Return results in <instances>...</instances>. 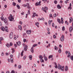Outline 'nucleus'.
Masks as SVG:
<instances>
[{
    "label": "nucleus",
    "instance_id": "f257e3e1",
    "mask_svg": "<svg viewBox=\"0 0 73 73\" xmlns=\"http://www.w3.org/2000/svg\"><path fill=\"white\" fill-rule=\"evenodd\" d=\"M58 69H59V70H61L62 72L64 71V66L62 67L60 65V64H58Z\"/></svg>",
    "mask_w": 73,
    "mask_h": 73
},
{
    "label": "nucleus",
    "instance_id": "f03ea898",
    "mask_svg": "<svg viewBox=\"0 0 73 73\" xmlns=\"http://www.w3.org/2000/svg\"><path fill=\"white\" fill-rule=\"evenodd\" d=\"M23 45L24 46V49L25 51H27V50L28 49V46L27 45H25L24 43L23 44Z\"/></svg>",
    "mask_w": 73,
    "mask_h": 73
},
{
    "label": "nucleus",
    "instance_id": "7ed1b4c3",
    "mask_svg": "<svg viewBox=\"0 0 73 73\" xmlns=\"http://www.w3.org/2000/svg\"><path fill=\"white\" fill-rule=\"evenodd\" d=\"M66 54L67 55H68H68L67 56V57L68 58L70 57H71V55H70V53L69 51L68 52V51H66Z\"/></svg>",
    "mask_w": 73,
    "mask_h": 73
},
{
    "label": "nucleus",
    "instance_id": "20e7f679",
    "mask_svg": "<svg viewBox=\"0 0 73 73\" xmlns=\"http://www.w3.org/2000/svg\"><path fill=\"white\" fill-rule=\"evenodd\" d=\"M60 40L61 41H64V35H62L60 38Z\"/></svg>",
    "mask_w": 73,
    "mask_h": 73
},
{
    "label": "nucleus",
    "instance_id": "39448f33",
    "mask_svg": "<svg viewBox=\"0 0 73 73\" xmlns=\"http://www.w3.org/2000/svg\"><path fill=\"white\" fill-rule=\"evenodd\" d=\"M9 38L10 39H12L13 38V33L12 32L10 34Z\"/></svg>",
    "mask_w": 73,
    "mask_h": 73
},
{
    "label": "nucleus",
    "instance_id": "423d86ee",
    "mask_svg": "<svg viewBox=\"0 0 73 73\" xmlns=\"http://www.w3.org/2000/svg\"><path fill=\"white\" fill-rule=\"evenodd\" d=\"M27 33L29 35H30L31 33V32H32V31L31 30H27L26 31Z\"/></svg>",
    "mask_w": 73,
    "mask_h": 73
},
{
    "label": "nucleus",
    "instance_id": "0eeeda50",
    "mask_svg": "<svg viewBox=\"0 0 73 73\" xmlns=\"http://www.w3.org/2000/svg\"><path fill=\"white\" fill-rule=\"evenodd\" d=\"M8 19H9V21H13V20L14 18H13H13H10V17H8Z\"/></svg>",
    "mask_w": 73,
    "mask_h": 73
},
{
    "label": "nucleus",
    "instance_id": "6e6552de",
    "mask_svg": "<svg viewBox=\"0 0 73 73\" xmlns=\"http://www.w3.org/2000/svg\"><path fill=\"white\" fill-rule=\"evenodd\" d=\"M68 70V67L67 66H66L65 68V72H67Z\"/></svg>",
    "mask_w": 73,
    "mask_h": 73
},
{
    "label": "nucleus",
    "instance_id": "1a4fd4ad",
    "mask_svg": "<svg viewBox=\"0 0 73 73\" xmlns=\"http://www.w3.org/2000/svg\"><path fill=\"white\" fill-rule=\"evenodd\" d=\"M29 4L28 3L27 4V8H28L29 9H31V7L29 6Z\"/></svg>",
    "mask_w": 73,
    "mask_h": 73
},
{
    "label": "nucleus",
    "instance_id": "9d476101",
    "mask_svg": "<svg viewBox=\"0 0 73 73\" xmlns=\"http://www.w3.org/2000/svg\"><path fill=\"white\" fill-rule=\"evenodd\" d=\"M69 30L70 32V33L72 32V31H73V27H70Z\"/></svg>",
    "mask_w": 73,
    "mask_h": 73
},
{
    "label": "nucleus",
    "instance_id": "9b49d317",
    "mask_svg": "<svg viewBox=\"0 0 73 73\" xmlns=\"http://www.w3.org/2000/svg\"><path fill=\"white\" fill-rule=\"evenodd\" d=\"M70 21H69L70 23H71L73 21V18L72 17H70Z\"/></svg>",
    "mask_w": 73,
    "mask_h": 73
},
{
    "label": "nucleus",
    "instance_id": "f8f14e48",
    "mask_svg": "<svg viewBox=\"0 0 73 73\" xmlns=\"http://www.w3.org/2000/svg\"><path fill=\"white\" fill-rule=\"evenodd\" d=\"M18 28L21 31H22V27L21 25H19L18 26Z\"/></svg>",
    "mask_w": 73,
    "mask_h": 73
},
{
    "label": "nucleus",
    "instance_id": "ddd939ff",
    "mask_svg": "<svg viewBox=\"0 0 73 73\" xmlns=\"http://www.w3.org/2000/svg\"><path fill=\"white\" fill-rule=\"evenodd\" d=\"M35 25L37 26V27H38V25H39V23L38 22H36Z\"/></svg>",
    "mask_w": 73,
    "mask_h": 73
},
{
    "label": "nucleus",
    "instance_id": "4468645a",
    "mask_svg": "<svg viewBox=\"0 0 73 73\" xmlns=\"http://www.w3.org/2000/svg\"><path fill=\"white\" fill-rule=\"evenodd\" d=\"M17 44L18 46H20L21 45V42L19 41L18 42H17Z\"/></svg>",
    "mask_w": 73,
    "mask_h": 73
},
{
    "label": "nucleus",
    "instance_id": "2eb2a0df",
    "mask_svg": "<svg viewBox=\"0 0 73 73\" xmlns=\"http://www.w3.org/2000/svg\"><path fill=\"white\" fill-rule=\"evenodd\" d=\"M3 21L4 23H7V21L6 18H5V19H3Z\"/></svg>",
    "mask_w": 73,
    "mask_h": 73
},
{
    "label": "nucleus",
    "instance_id": "dca6fc26",
    "mask_svg": "<svg viewBox=\"0 0 73 73\" xmlns=\"http://www.w3.org/2000/svg\"><path fill=\"white\" fill-rule=\"evenodd\" d=\"M8 27H5V31L7 32H8V30L7 29Z\"/></svg>",
    "mask_w": 73,
    "mask_h": 73
},
{
    "label": "nucleus",
    "instance_id": "f3484780",
    "mask_svg": "<svg viewBox=\"0 0 73 73\" xmlns=\"http://www.w3.org/2000/svg\"><path fill=\"white\" fill-rule=\"evenodd\" d=\"M1 29L2 31H5V28L4 27H1Z\"/></svg>",
    "mask_w": 73,
    "mask_h": 73
},
{
    "label": "nucleus",
    "instance_id": "a211bd4d",
    "mask_svg": "<svg viewBox=\"0 0 73 73\" xmlns=\"http://www.w3.org/2000/svg\"><path fill=\"white\" fill-rule=\"evenodd\" d=\"M39 59L41 60V59H42V58H43V57H42V56L40 55L39 56Z\"/></svg>",
    "mask_w": 73,
    "mask_h": 73
},
{
    "label": "nucleus",
    "instance_id": "6ab92c4d",
    "mask_svg": "<svg viewBox=\"0 0 73 73\" xmlns=\"http://www.w3.org/2000/svg\"><path fill=\"white\" fill-rule=\"evenodd\" d=\"M29 58L30 60H32V56L30 55L29 56Z\"/></svg>",
    "mask_w": 73,
    "mask_h": 73
},
{
    "label": "nucleus",
    "instance_id": "aec40b11",
    "mask_svg": "<svg viewBox=\"0 0 73 73\" xmlns=\"http://www.w3.org/2000/svg\"><path fill=\"white\" fill-rule=\"evenodd\" d=\"M57 7L58 9H61V6H60L59 5H58L57 6Z\"/></svg>",
    "mask_w": 73,
    "mask_h": 73
},
{
    "label": "nucleus",
    "instance_id": "412c9836",
    "mask_svg": "<svg viewBox=\"0 0 73 73\" xmlns=\"http://www.w3.org/2000/svg\"><path fill=\"white\" fill-rule=\"evenodd\" d=\"M54 64H55V67L56 69H57V68H58V66H57V64H56V62Z\"/></svg>",
    "mask_w": 73,
    "mask_h": 73
},
{
    "label": "nucleus",
    "instance_id": "4be33fe9",
    "mask_svg": "<svg viewBox=\"0 0 73 73\" xmlns=\"http://www.w3.org/2000/svg\"><path fill=\"white\" fill-rule=\"evenodd\" d=\"M54 49L56 50H58V48L56 46H54Z\"/></svg>",
    "mask_w": 73,
    "mask_h": 73
},
{
    "label": "nucleus",
    "instance_id": "5701e85b",
    "mask_svg": "<svg viewBox=\"0 0 73 73\" xmlns=\"http://www.w3.org/2000/svg\"><path fill=\"white\" fill-rule=\"evenodd\" d=\"M3 40V38H0V44H1L2 42H1V41Z\"/></svg>",
    "mask_w": 73,
    "mask_h": 73
},
{
    "label": "nucleus",
    "instance_id": "b1692460",
    "mask_svg": "<svg viewBox=\"0 0 73 73\" xmlns=\"http://www.w3.org/2000/svg\"><path fill=\"white\" fill-rule=\"evenodd\" d=\"M31 52L32 53H33V48L32 47L31 48Z\"/></svg>",
    "mask_w": 73,
    "mask_h": 73
},
{
    "label": "nucleus",
    "instance_id": "393cba45",
    "mask_svg": "<svg viewBox=\"0 0 73 73\" xmlns=\"http://www.w3.org/2000/svg\"><path fill=\"white\" fill-rule=\"evenodd\" d=\"M52 57H53L52 55H50L48 56V58H49V59H50V58H52Z\"/></svg>",
    "mask_w": 73,
    "mask_h": 73
},
{
    "label": "nucleus",
    "instance_id": "a878e982",
    "mask_svg": "<svg viewBox=\"0 0 73 73\" xmlns=\"http://www.w3.org/2000/svg\"><path fill=\"white\" fill-rule=\"evenodd\" d=\"M33 15L32 16L33 17H35V16L36 15V13H34L33 14Z\"/></svg>",
    "mask_w": 73,
    "mask_h": 73
},
{
    "label": "nucleus",
    "instance_id": "bb28decb",
    "mask_svg": "<svg viewBox=\"0 0 73 73\" xmlns=\"http://www.w3.org/2000/svg\"><path fill=\"white\" fill-rule=\"evenodd\" d=\"M40 61L41 62H44V60L42 59L40 60Z\"/></svg>",
    "mask_w": 73,
    "mask_h": 73
},
{
    "label": "nucleus",
    "instance_id": "cd10ccee",
    "mask_svg": "<svg viewBox=\"0 0 73 73\" xmlns=\"http://www.w3.org/2000/svg\"><path fill=\"white\" fill-rule=\"evenodd\" d=\"M16 5V4L15 2H13V6H15Z\"/></svg>",
    "mask_w": 73,
    "mask_h": 73
},
{
    "label": "nucleus",
    "instance_id": "c85d7f7f",
    "mask_svg": "<svg viewBox=\"0 0 73 73\" xmlns=\"http://www.w3.org/2000/svg\"><path fill=\"white\" fill-rule=\"evenodd\" d=\"M35 5L36 6H38V5H39V3H38V2H37L35 4Z\"/></svg>",
    "mask_w": 73,
    "mask_h": 73
},
{
    "label": "nucleus",
    "instance_id": "c756f323",
    "mask_svg": "<svg viewBox=\"0 0 73 73\" xmlns=\"http://www.w3.org/2000/svg\"><path fill=\"white\" fill-rule=\"evenodd\" d=\"M1 20L2 21H3L4 20V17L3 16L1 17Z\"/></svg>",
    "mask_w": 73,
    "mask_h": 73
},
{
    "label": "nucleus",
    "instance_id": "7c9ffc66",
    "mask_svg": "<svg viewBox=\"0 0 73 73\" xmlns=\"http://www.w3.org/2000/svg\"><path fill=\"white\" fill-rule=\"evenodd\" d=\"M37 44H33V46L32 47L34 48V47H35L36 46H37Z\"/></svg>",
    "mask_w": 73,
    "mask_h": 73
},
{
    "label": "nucleus",
    "instance_id": "2f4dec72",
    "mask_svg": "<svg viewBox=\"0 0 73 73\" xmlns=\"http://www.w3.org/2000/svg\"><path fill=\"white\" fill-rule=\"evenodd\" d=\"M9 44L7 43V44L6 45V46H7V47H8V48H9L10 46L9 45Z\"/></svg>",
    "mask_w": 73,
    "mask_h": 73
},
{
    "label": "nucleus",
    "instance_id": "473e14b6",
    "mask_svg": "<svg viewBox=\"0 0 73 73\" xmlns=\"http://www.w3.org/2000/svg\"><path fill=\"white\" fill-rule=\"evenodd\" d=\"M17 7L18 9H20V6L19 5H17Z\"/></svg>",
    "mask_w": 73,
    "mask_h": 73
},
{
    "label": "nucleus",
    "instance_id": "72a5a7b5",
    "mask_svg": "<svg viewBox=\"0 0 73 73\" xmlns=\"http://www.w3.org/2000/svg\"><path fill=\"white\" fill-rule=\"evenodd\" d=\"M18 68L19 69H21V65H19L18 66Z\"/></svg>",
    "mask_w": 73,
    "mask_h": 73
},
{
    "label": "nucleus",
    "instance_id": "f704fd0d",
    "mask_svg": "<svg viewBox=\"0 0 73 73\" xmlns=\"http://www.w3.org/2000/svg\"><path fill=\"white\" fill-rule=\"evenodd\" d=\"M44 60H45L46 61L47 60H48V58H47V57H46V58H44Z\"/></svg>",
    "mask_w": 73,
    "mask_h": 73
},
{
    "label": "nucleus",
    "instance_id": "c9c22d12",
    "mask_svg": "<svg viewBox=\"0 0 73 73\" xmlns=\"http://www.w3.org/2000/svg\"><path fill=\"white\" fill-rule=\"evenodd\" d=\"M58 22L60 24H61V22H60V19H58Z\"/></svg>",
    "mask_w": 73,
    "mask_h": 73
},
{
    "label": "nucleus",
    "instance_id": "e433bc0d",
    "mask_svg": "<svg viewBox=\"0 0 73 73\" xmlns=\"http://www.w3.org/2000/svg\"><path fill=\"white\" fill-rule=\"evenodd\" d=\"M62 30L63 31H65V27L64 26H63L62 27Z\"/></svg>",
    "mask_w": 73,
    "mask_h": 73
},
{
    "label": "nucleus",
    "instance_id": "4c0bfd02",
    "mask_svg": "<svg viewBox=\"0 0 73 73\" xmlns=\"http://www.w3.org/2000/svg\"><path fill=\"white\" fill-rule=\"evenodd\" d=\"M28 15H30V14H31L30 13V10H28Z\"/></svg>",
    "mask_w": 73,
    "mask_h": 73
},
{
    "label": "nucleus",
    "instance_id": "58836bf2",
    "mask_svg": "<svg viewBox=\"0 0 73 73\" xmlns=\"http://www.w3.org/2000/svg\"><path fill=\"white\" fill-rule=\"evenodd\" d=\"M57 16V14L56 13H54V17H56Z\"/></svg>",
    "mask_w": 73,
    "mask_h": 73
},
{
    "label": "nucleus",
    "instance_id": "ea45409f",
    "mask_svg": "<svg viewBox=\"0 0 73 73\" xmlns=\"http://www.w3.org/2000/svg\"><path fill=\"white\" fill-rule=\"evenodd\" d=\"M53 38L55 39L56 37V36L55 35H54L53 36Z\"/></svg>",
    "mask_w": 73,
    "mask_h": 73
},
{
    "label": "nucleus",
    "instance_id": "a19ab883",
    "mask_svg": "<svg viewBox=\"0 0 73 73\" xmlns=\"http://www.w3.org/2000/svg\"><path fill=\"white\" fill-rule=\"evenodd\" d=\"M44 8L46 10V11H48V7H44Z\"/></svg>",
    "mask_w": 73,
    "mask_h": 73
},
{
    "label": "nucleus",
    "instance_id": "79ce46f5",
    "mask_svg": "<svg viewBox=\"0 0 73 73\" xmlns=\"http://www.w3.org/2000/svg\"><path fill=\"white\" fill-rule=\"evenodd\" d=\"M70 58L71 60H72L73 61V56H71Z\"/></svg>",
    "mask_w": 73,
    "mask_h": 73
},
{
    "label": "nucleus",
    "instance_id": "37998d69",
    "mask_svg": "<svg viewBox=\"0 0 73 73\" xmlns=\"http://www.w3.org/2000/svg\"><path fill=\"white\" fill-rule=\"evenodd\" d=\"M26 57H27V56H25L23 57V59L24 60H25V58H26Z\"/></svg>",
    "mask_w": 73,
    "mask_h": 73
},
{
    "label": "nucleus",
    "instance_id": "c03bdc74",
    "mask_svg": "<svg viewBox=\"0 0 73 73\" xmlns=\"http://www.w3.org/2000/svg\"><path fill=\"white\" fill-rule=\"evenodd\" d=\"M58 52L59 53H61V50L59 49L58 50Z\"/></svg>",
    "mask_w": 73,
    "mask_h": 73
},
{
    "label": "nucleus",
    "instance_id": "a18cd8bd",
    "mask_svg": "<svg viewBox=\"0 0 73 73\" xmlns=\"http://www.w3.org/2000/svg\"><path fill=\"white\" fill-rule=\"evenodd\" d=\"M25 41H27V39H23V42H25Z\"/></svg>",
    "mask_w": 73,
    "mask_h": 73
},
{
    "label": "nucleus",
    "instance_id": "49530a36",
    "mask_svg": "<svg viewBox=\"0 0 73 73\" xmlns=\"http://www.w3.org/2000/svg\"><path fill=\"white\" fill-rule=\"evenodd\" d=\"M52 27H54V23H53L52 25Z\"/></svg>",
    "mask_w": 73,
    "mask_h": 73
},
{
    "label": "nucleus",
    "instance_id": "de8ad7c7",
    "mask_svg": "<svg viewBox=\"0 0 73 73\" xmlns=\"http://www.w3.org/2000/svg\"><path fill=\"white\" fill-rule=\"evenodd\" d=\"M18 3H21V0H18Z\"/></svg>",
    "mask_w": 73,
    "mask_h": 73
},
{
    "label": "nucleus",
    "instance_id": "09e8293b",
    "mask_svg": "<svg viewBox=\"0 0 73 73\" xmlns=\"http://www.w3.org/2000/svg\"><path fill=\"white\" fill-rule=\"evenodd\" d=\"M41 1H39V2L38 3H39V5H41V4H40V3H41Z\"/></svg>",
    "mask_w": 73,
    "mask_h": 73
},
{
    "label": "nucleus",
    "instance_id": "8fccbe9b",
    "mask_svg": "<svg viewBox=\"0 0 73 73\" xmlns=\"http://www.w3.org/2000/svg\"><path fill=\"white\" fill-rule=\"evenodd\" d=\"M49 25H50V24H51V22H50V20L49 21Z\"/></svg>",
    "mask_w": 73,
    "mask_h": 73
},
{
    "label": "nucleus",
    "instance_id": "3c124183",
    "mask_svg": "<svg viewBox=\"0 0 73 73\" xmlns=\"http://www.w3.org/2000/svg\"><path fill=\"white\" fill-rule=\"evenodd\" d=\"M10 46H12V45H13V44H12V43H10Z\"/></svg>",
    "mask_w": 73,
    "mask_h": 73
},
{
    "label": "nucleus",
    "instance_id": "603ef678",
    "mask_svg": "<svg viewBox=\"0 0 73 73\" xmlns=\"http://www.w3.org/2000/svg\"><path fill=\"white\" fill-rule=\"evenodd\" d=\"M38 21H40V20H42L41 19V18H39L38 19Z\"/></svg>",
    "mask_w": 73,
    "mask_h": 73
},
{
    "label": "nucleus",
    "instance_id": "864d4df0",
    "mask_svg": "<svg viewBox=\"0 0 73 73\" xmlns=\"http://www.w3.org/2000/svg\"><path fill=\"white\" fill-rule=\"evenodd\" d=\"M19 23L20 24H23V22L21 21H20L19 22Z\"/></svg>",
    "mask_w": 73,
    "mask_h": 73
},
{
    "label": "nucleus",
    "instance_id": "5fc2aeb1",
    "mask_svg": "<svg viewBox=\"0 0 73 73\" xmlns=\"http://www.w3.org/2000/svg\"><path fill=\"white\" fill-rule=\"evenodd\" d=\"M9 17H10V18H13V16L11 15H10V16Z\"/></svg>",
    "mask_w": 73,
    "mask_h": 73
},
{
    "label": "nucleus",
    "instance_id": "6e6d98bb",
    "mask_svg": "<svg viewBox=\"0 0 73 73\" xmlns=\"http://www.w3.org/2000/svg\"><path fill=\"white\" fill-rule=\"evenodd\" d=\"M54 3L55 4H57V1H54Z\"/></svg>",
    "mask_w": 73,
    "mask_h": 73
},
{
    "label": "nucleus",
    "instance_id": "4d7b16f0",
    "mask_svg": "<svg viewBox=\"0 0 73 73\" xmlns=\"http://www.w3.org/2000/svg\"><path fill=\"white\" fill-rule=\"evenodd\" d=\"M15 52V50H13V51H12V53H13Z\"/></svg>",
    "mask_w": 73,
    "mask_h": 73
},
{
    "label": "nucleus",
    "instance_id": "13d9d810",
    "mask_svg": "<svg viewBox=\"0 0 73 73\" xmlns=\"http://www.w3.org/2000/svg\"><path fill=\"white\" fill-rule=\"evenodd\" d=\"M50 17H52V14H50Z\"/></svg>",
    "mask_w": 73,
    "mask_h": 73
},
{
    "label": "nucleus",
    "instance_id": "bf43d9fd",
    "mask_svg": "<svg viewBox=\"0 0 73 73\" xmlns=\"http://www.w3.org/2000/svg\"><path fill=\"white\" fill-rule=\"evenodd\" d=\"M47 31H49V29L48 28H47Z\"/></svg>",
    "mask_w": 73,
    "mask_h": 73
},
{
    "label": "nucleus",
    "instance_id": "052dcab7",
    "mask_svg": "<svg viewBox=\"0 0 73 73\" xmlns=\"http://www.w3.org/2000/svg\"><path fill=\"white\" fill-rule=\"evenodd\" d=\"M43 57H44V58L46 57V56H45V54L44 55Z\"/></svg>",
    "mask_w": 73,
    "mask_h": 73
},
{
    "label": "nucleus",
    "instance_id": "680f3d73",
    "mask_svg": "<svg viewBox=\"0 0 73 73\" xmlns=\"http://www.w3.org/2000/svg\"><path fill=\"white\" fill-rule=\"evenodd\" d=\"M24 12H23V13H21V15H24Z\"/></svg>",
    "mask_w": 73,
    "mask_h": 73
},
{
    "label": "nucleus",
    "instance_id": "e2e57ef3",
    "mask_svg": "<svg viewBox=\"0 0 73 73\" xmlns=\"http://www.w3.org/2000/svg\"><path fill=\"white\" fill-rule=\"evenodd\" d=\"M13 60V58H10V60Z\"/></svg>",
    "mask_w": 73,
    "mask_h": 73
},
{
    "label": "nucleus",
    "instance_id": "0e129e2a",
    "mask_svg": "<svg viewBox=\"0 0 73 73\" xmlns=\"http://www.w3.org/2000/svg\"><path fill=\"white\" fill-rule=\"evenodd\" d=\"M14 46H15V47H17V44H15Z\"/></svg>",
    "mask_w": 73,
    "mask_h": 73
},
{
    "label": "nucleus",
    "instance_id": "69168bd1",
    "mask_svg": "<svg viewBox=\"0 0 73 73\" xmlns=\"http://www.w3.org/2000/svg\"><path fill=\"white\" fill-rule=\"evenodd\" d=\"M43 11H44V12H45V13H47L46 11V10H43Z\"/></svg>",
    "mask_w": 73,
    "mask_h": 73
},
{
    "label": "nucleus",
    "instance_id": "338daca9",
    "mask_svg": "<svg viewBox=\"0 0 73 73\" xmlns=\"http://www.w3.org/2000/svg\"><path fill=\"white\" fill-rule=\"evenodd\" d=\"M11 62H12V63H13V60H11Z\"/></svg>",
    "mask_w": 73,
    "mask_h": 73
},
{
    "label": "nucleus",
    "instance_id": "774afa93",
    "mask_svg": "<svg viewBox=\"0 0 73 73\" xmlns=\"http://www.w3.org/2000/svg\"><path fill=\"white\" fill-rule=\"evenodd\" d=\"M9 71H7V72L6 73H9Z\"/></svg>",
    "mask_w": 73,
    "mask_h": 73
}]
</instances>
